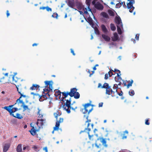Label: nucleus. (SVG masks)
<instances>
[{"instance_id":"nucleus-29","label":"nucleus","mask_w":152,"mask_h":152,"mask_svg":"<svg viewBox=\"0 0 152 152\" xmlns=\"http://www.w3.org/2000/svg\"><path fill=\"white\" fill-rule=\"evenodd\" d=\"M12 116L19 119H21L23 118L22 116L21 115V114L18 113H17L15 115H14L13 116Z\"/></svg>"},{"instance_id":"nucleus-43","label":"nucleus","mask_w":152,"mask_h":152,"mask_svg":"<svg viewBox=\"0 0 152 152\" xmlns=\"http://www.w3.org/2000/svg\"><path fill=\"white\" fill-rule=\"evenodd\" d=\"M108 13L109 15L111 16H113L114 15V12L111 10H109L108 11Z\"/></svg>"},{"instance_id":"nucleus-55","label":"nucleus","mask_w":152,"mask_h":152,"mask_svg":"<svg viewBox=\"0 0 152 152\" xmlns=\"http://www.w3.org/2000/svg\"><path fill=\"white\" fill-rule=\"evenodd\" d=\"M113 71L114 72H118V73H119V74H120V73H121L120 71L118 69H114V70H113Z\"/></svg>"},{"instance_id":"nucleus-39","label":"nucleus","mask_w":152,"mask_h":152,"mask_svg":"<svg viewBox=\"0 0 152 152\" xmlns=\"http://www.w3.org/2000/svg\"><path fill=\"white\" fill-rule=\"evenodd\" d=\"M49 89V93H50V92H53V86H52V84H50L49 86V88H48Z\"/></svg>"},{"instance_id":"nucleus-63","label":"nucleus","mask_w":152,"mask_h":152,"mask_svg":"<svg viewBox=\"0 0 152 152\" xmlns=\"http://www.w3.org/2000/svg\"><path fill=\"white\" fill-rule=\"evenodd\" d=\"M46 7H40V8H39V9L40 10H44L45 9H46Z\"/></svg>"},{"instance_id":"nucleus-38","label":"nucleus","mask_w":152,"mask_h":152,"mask_svg":"<svg viewBox=\"0 0 152 152\" xmlns=\"http://www.w3.org/2000/svg\"><path fill=\"white\" fill-rule=\"evenodd\" d=\"M60 124H56L55 126L54 127V131L58 130L59 128Z\"/></svg>"},{"instance_id":"nucleus-21","label":"nucleus","mask_w":152,"mask_h":152,"mask_svg":"<svg viewBox=\"0 0 152 152\" xmlns=\"http://www.w3.org/2000/svg\"><path fill=\"white\" fill-rule=\"evenodd\" d=\"M89 139L90 140L93 141L95 140V135H91L89 132H88Z\"/></svg>"},{"instance_id":"nucleus-47","label":"nucleus","mask_w":152,"mask_h":152,"mask_svg":"<svg viewBox=\"0 0 152 152\" xmlns=\"http://www.w3.org/2000/svg\"><path fill=\"white\" fill-rule=\"evenodd\" d=\"M58 16V15L56 13H54L52 15V17L54 18H57Z\"/></svg>"},{"instance_id":"nucleus-16","label":"nucleus","mask_w":152,"mask_h":152,"mask_svg":"<svg viewBox=\"0 0 152 152\" xmlns=\"http://www.w3.org/2000/svg\"><path fill=\"white\" fill-rule=\"evenodd\" d=\"M18 109L17 107L12 108H11L10 110L11 111H10V115L12 116H13L14 114L13 113L18 111Z\"/></svg>"},{"instance_id":"nucleus-27","label":"nucleus","mask_w":152,"mask_h":152,"mask_svg":"<svg viewBox=\"0 0 152 152\" xmlns=\"http://www.w3.org/2000/svg\"><path fill=\"white\" fill-rule=\"evenodd\" d=\"M101 28L102 31L104 33L107 32V29L104 25L102 24L101 26Z\"/></svg>"},{"instance_id":"nucleus-52","label":"nucleus","mask_w":152,"mask_h":152,"mask_svg":"<svg viewBox=\"0 0 152 152\" xmlns=\"http://www.w3.org/2000/svg\"><path fill=\"white\" fill-rule=\"evenodd\" d=\"M46 9L48 11H52V9L48 6L46 7Z\"/></svg>"},{"instance_id":"nucleus-49","label":"nucleus","mask_w":152,"mask_h":152,"mask_svg":"<svg viewBox=\"0 0 152 152\" xmlns=\"http://www.w3.org/2000/svg\"><path fill=\"white\" fill-rule=\"evenodd\" d=\"M32 148L35 151H37V150L38 148V147L36 145H34L32 147Z\"/></svg>"},{"instance_id":"nucleus-14","label":"nucleus","mask_w":152,"mask_h":152,"mask_svg":"<svg viewBox=\"0 0 152 152\" xmlns=\"http://www.w3.org/2000/svg\"><path fill=\"white\" fill-rule=\"evenodd\" d=\"M94 7L97 9L101 10H102L104 8L103 5L99 2L96 3L94 5Z\"/></svg>"},{"instance_id":"nucleus-56","label":"nucleus","mask_w":152,"mask_h":152,"mask_svg":"<svg viewBox=\"0 0 152 152\" xmlns=\"http://www.w3.org/2000/svg\"><path fill=\"white\" fill-rule=\"evenodd\" d=\"M139 38V34H136V36L135 37V39H136L137 40H138Z\"/></svg>"},{"instance_id":"nucleus-50","label":"nucleus","mask_w":152,"mask_h":152,"mask_svg":"<svg viewBox=\"0 0 152 152\" xmlns=\"http://www.w3.org/2000/svg\"><path fill=\"white\" fill-rule=\"evenodd\" d=\"M4 78L5 77H3L2 78H1L0 80V83H1L3 84H4L5 83H6V82L3 81H2V80L3 79H4Z\"/></svg>"},{"instance_id":"nucleus-48","label":"nucleus","mask_w":152,"mask_h":152,"mask_svg":"<svg viewBox=\"0 0 152 152\" xmlns=\"http://www.w3.org/2000/svg\"><path fill=\"white\" fill-rule=\"evenodd\" d=\"M121 6V3H119L116 5V7L117 8H119Z\"/></svg>"},{"instance_id":"nucleus-62","label":"nucleus","mask_w":152,"mask_h":152,"mask_svg":"<svg viewBox=\"0 0 152 152\" xmlns=\"http://www.w3.org/2000/svg\"><path fill=\"white\" fill-rule=\"evenodd\" d=\"M102 85L101 83H99L98 84V88H102Z\"/></svg>"},{"instance_id":"nucleus-53","label":"nucleus","mask_w":152,"mask_h":152,"mask_svg":"<svg viewBox=\"0 0 152 152\" xmlns=\"http://www.w3.org/2000/svg\"><path fill=\"white\" fill-rule=\"evenodd\" d=\"M108 75H109L108 73L106 74L104 76V79L105 80H107L108 77Z\"/></svg>"},{"instance_id":"nucleus-26","label":"nucleus","mask_w":152,"mask_h":152,"mask_svg":"<svg viewBox=\"0 0 152 152\" xmlns=\"http://www.w3.org/2000/svg\"><path fill=\"white\" fill-rule=\"evenodd\" d=\"M47 95L48 96V97H50V95L49 93V92L45 94H43H43H42L41 97L44 99H46L47 98Z\"/></svg>"},{"instance_id":"nucleus-32","label":"nucleus","mask_w":152,"mask_h":152,"mask_svg":"<svg viewBox=\"0 0 152 152\" xmlns=\"http://www.w3.org/2000/svg\"><path fill=\"white\" fill-rule=\"evenodd\" d=\"M74 97L75 99H79L80 96V94L79 92H76L74 94V96H73Z\"/></svg>"},{"instance_id":"nucleus-36","label":"nucleus","mask_w":152,"mask_h":152,"mask_svg":"<svg viewBox=\"0 0 152 152\" xmlns=\"http://www.w3.org/2000/svg\"><path fill=\"white\" fill-rule=\"evenodd\" d=\"M94 29L95 34H96L99 35L100 34L98 28L96 27H95L94 28Z\"/></svg>"},{"instance_id":"nucleus-31","label":"nucleus","mask_w":152,"mask_h":152,"mask_svg":"<svg viewBox=\"0 0 152 152\" xmlns=\"http://www.w3.org/2000/svg\"><path fill=\"white\" fill-rule=\"evenodd\" d=\"M127 134V135L128 134V132L126 130L124 132V133L123 134V136L122 137V139H126L127 138V135H125L126 134Z\"/></svg>"},{"instance_id":"nucleus-46","label":"nucleus","mask_w":152,"mask_h":152,"mask_svg":"<svg viewBox=\"0 0 152 152\" xmlns=\"http://www.w3.org/2000/svg\"><path fill=\"white\" fill-rule=\"evenodd\" d=\"M49 90L48 87L47 88L45 87V88L43 89L44 91H43V93L45 94V92H48L49 91Z\"/></svg>"},{"instance_id":"nucleus-20","label":"nucleus","mask_w":152,"mask_h":152,"mask_svg":"<svg viewBox=\"0 0 152 152\" xmlns=\"http://www.w3.org/2000/svg\"><path fill=\"white\" fill-rule=\"evenodd\" d=\"M88 23L90 24L91 26L92 27L94 28V23L93 22V20L91 18H88Z\"/></svg>"},{"instance_id":"nucleus-22","label":"nucleus","mask_w":152,"mask_h":152,"mask_svg":"<svg viewBox=\"0 0 152 152\" xmlns=\"http://www.w3.org/2000/svg\"><path fill=\"white\" fill-rule=\"evenodd\" d=\"M16 151L17 152H22V144H19L16 148Z\"/></svg>"},{"instance_id":"nucleus-28","label":"nucleus","mask_w":152,"mask_h":152,"mask_svg":"<svg viewBox=\"0 0 152 152\" xmlns=\"http://www.w3.org/2000/svg\"><path fill=\"white\" fill-rule=\"evenodd\" d=\"M128 84L127 85V88H129V87L131 86L132 84L133 83V80H131V81L128 80L127 81Z\"/></svg>"},{"instance_id":"nucleus-13","label":"nucleus","mask_w":152,"mask_h":152,"mask_svg":"<svg viewBox=\"0 0 152 152\" xmlns=\"http://www.w3.org/2000/svg\"><path fill=\"white\" fill-rule=\"evenodd\" d=\"M77 88H72L70 89V92H69V93L71 97H72L74 96V94L77 92Z\"/></svg>"},{"instance_id":"nucleus-4","label":"nucleus","mask_w":152,"mask_h":152,"mask_svg":"<svg viewBox=\"0 0 152 152\" xmlns=\"http://www.w3.org/2000/svg\"><path fill=\"white\" fill-rule=\"evenodd\" d=\"M102 88H105L106 89V94L108 95H112L113 93L114 94L115 92L113 91L111 88L109 84L107 83L104 84L102 87Z\"/></svg>"},{"instance_id":"nucleus-24","label":"nucleus","mask_w":152,"mask_h":152,"mask_svg":"<svg viewBox=\"0 0 152 152\" xmlns=\"http://www.w3.org/2000/svg\"><path fill=\"white\" fill-rule=\"evenodd\" d=\"M113 35L114 36L112 38V40L113 41H116L118 39V35L116 33H114Z\"/></svg>"},{"instance_id":"nucleus-41","label":"nucleus","mask_w":152,"mask_h":152,"mask_svg":"<svg viewBox=\"0 0 152 152\" xmlns=\"http://www.w3.org/2000/svg\"><path fill=\"white\" fill-rule=\"evenodd\" d=\"M118 85L116 84H115L114 85L113 88L114 90H115V92H117V89L118 88Z\"/></svg>"},{"instance_id":"nucleus-2","label":"nucleus","mask_w":152,"mask_h":152,"mask_svg":"<svg viewBox=\"0 0 152 152\" xmlns=\"http://www.w3.org/2000/svg\"><path fill=\"white\" fill-rule=\"evenodd\" d=\"M10 77L12 78V83L15 85L18 93H19V92H21V91L19 90L18 87L21 85L22 80L20 78H18L15 75H11Z\"/></svg>"},{"instance_id":"nucleus-7","label":"nucleus","mask_w":152,"mask_h":152,"mask_svg":"<svg viewBox=\"0 0 152 152\" xmlns=\"http://www.w3.org/2000/svg\"><path fill=\"white\" fill-rule=\"evenodd\" d=\"M129 2L127 4V8L129 9L130 12L132 13L133 12V10L134 9V7L133 6V4L135 3L134 0H127Z\"/></svg>"},{"instance_id":"nucleus-60","label":"nucleus","mask_w":152,"mask_h":152,"mask_svg":"<svg viewBox=\"0 0 152 152\" xmlns=\"http://www.w3.org/2000/svg\"><path fill=\"white\" fill-rule=\"evenodd\" d=\"M92 73L91 74L90 71H89V70H88V72L90 74V76H91L93 74V73H94V71H93L92 72Z\"/></svg>"},{"instance_id":"nucleus-10","label":"nucleus","mask_w":152,"mask_h":152,"mask_svg":"<svg viewBox=\"0 0 152 152\" xmlns=\"http://www.w3.org/2000/svg\"><path fill=\"white\" fill-rule=\"evenodd\" d=\"M62 96H59V98L60 99L61 101L64 102V100L68 96V95H69L70 96V94H69V92H62Z\"/></svg>"},{"instance_id":"nucleus-44","label":"nucleus","mask_w":152,"mask_h":152,"mask_svg":"<svg viewBox=\"0 0 152 152\" xmlns=\"http://www.w3.org/2000/svg\"><path fill=\"white\" fill-rule=\"evenodd\" d=\"M113 70H110V71H109V72H108V73H109V77H111L112 76V75H114L113 73Z\"/></svg>"},{"instance_id":"nucleus-23","label":"nucleus","mask_w":152,"mask_h":152,"mask_svg":"<svg viewBox=\"0 0 152 152\" xmlns=\"http://www.w3.org/2000/svg\"><path fill=\"white\" fill-rule=\"evenodd\" d=\"M15 104L11 105H9V106H5L4 107V109L7 110L9 113L10 110L11 108H12Z\"/></svg>"},{"instance_id":"nucleus-58","label":"nucleus","mask_w":152,"mask_h":152,"mask_svg":"<svg viewBox=\"0 0 152 152\" xmlns=\"http://www.w3.org/2000/svg\"><path fill=\"white\" fill-rule=\"evenodd\" d=\"M103 104V102H100L99 104V107H102Z\"/></svg>"},{"instance_id":"nucleus-59","label":"nucleus","mask_w":152,"mask_h":152,"mask_svg":"<svg viewBox=\"0 0 152 152\" xmlns=\"http://www.w3.org/2000/svg\"><path fill=\"white\" fill-rule=\"evenodd\" d=\"M6 14L7 17H8L10 15V13H9V11L8 10H7L6 11Z\"/></svg>"},{"instance_id":"nucleus-25","label":"nucleus","mask_w":152,"mask_h":152,"mask_svg":"<svg viewBox=\"0 0 152 152\" xmlns=\"http://www.w3.org/2000/svg\"><path fill=\"white\" fill-rule=\"evenodd\" d=\"M117 31L118 33L119 34H122V31L121 28H123V25H121V26H117Z\"/></svg>"},{"instance_id":"nucleus-12","label":"nucleus","mask_w":152,"mask_h":152,"mask_svg":"<svg viewBox=\"0 0 152 152\" xmlns=\"http://www.w3.org/2000/svg\"><path fill=\"white\" fill-rule=\"evenodd\" d=\"M10 146V143L4 144L3 145V152H6L9 150Z\"/></svg>"},{"instance_id":"nucleus-45","label":"nucleus","mask_w":152,"mask_h":152,"mask_svg":"<svg viewBox=\"0 0 152 152\" xmlns=\"http://www.w3.org/2000/svg\"><path fill=\"white\" fill-rule=\"evenodd\" d=\"M91 0H86V2L88 7H90Z\"/></svg>"},{"instance_id":"nucleus-57","label":"nucleus","mask_w":152,"mask_h":152,"mask_svg":"<svg viewBox=\"0 0 152 152\" xmlns=\"http://www.w3.org/2000/svg\"><path fill=\"white\" fill-rule=\"evenodd\" d=\"M70 50H71V52L72 53L73 55L74 56H75V54L74 53V51L72 49H71Z\"/></svg>"},{"instance_id":"nucleus-6","label":"nucleus","mask_w":152,"mask_h":152,"mask_svg":"<svg viewBox=\"0 0 152 152\" xmlns=\"http://www.w3.org/2000/svg\"><path fill=\"white\" fill-rule=\"evenodd\" d=\"M38 111L37 112V114L39 115L38 117L39 118L37 119V122L36 124H45L46 123V119L45 118H43V115L42 113H40L41 110L39 108H38Z\"/></svg>"},{"instance_id":"nucleus-11","label":"nucleus","mask_w":152,"mask_h":152,"mask_svg":"<svg viewBox=\"0 0 152 152\" xmlns=\"http://www.w3.org/2000/svg\"><path fill=\"white\" fill-rule=\"evenodd\" d=\"M115 23L117 24V26L123 25L121 20L119 16H116L115 19Z\"/></svg>"},{"instance_id":"nucleus-35","label":"nucleus","mask_w":152,"mask_h":152,"mask_svg":"<svg viewBox=\"0 0 152 152\" xmlns=\"http://www.w3.org/2000/svg\"><path fill=\"white\" fill-rule=\"evenodd\" d=\"M52 82L51 81H45V87L47 88L48 87V86H49L51 83Z\"/></svg>"},{"instance_id":"nucleus-15","label":"nucleus","mask_w":152,"mask_h":152,"mask_svg":"<svg viewBox=\"0 0 152 152\" xmlns=\"http://www.w3.org/2000/svg\"><path fill=\"white\" fill-rule=\"evenodd\" d=\"M68 4L69 7L72 8L75 6V2L73 0L69 1L68 2Z\"/></svg>"},{"instance_id":"nucleus-30","label":"nucleus","mask_w":152,"mask_h":152,"mask_svg":"<svg viewBox=\"0 0 152 152\" xmlns=\"http://www.w3.org/2000/svg\"><path fill=\"white\" fill-rule=\"evenodd\" d=\"M110 27L112 31H114L116 30V28L114 24L111 23L110 24Z\"/></svg>"},{"instance_id":"nucleus-5","label":"nucleus","mask_w":152,"mask_h":152,"mask_svg":"<svg viewBox=\"0 0 152 152\" xmlns=\"http://www.w3.org/2000/svg\"><path fill=\"white\" fill-rule=\"evenodd\" d=\"M30 124L32 128L29 131L32 135L34 136L36 134L37 132L40 128V126L38 125V124H34L33 126H32V124Z\"/></svg>"},{"instance_id":"nucleus-17","label":"nucleus","mask_w":152,"mask_h":152,"mask_svg":"<svg viewBox=\"0 0 152 152\" xmlns=\"http://www.w3.org/2000/svg\"><path fill=\"white\" fill-rule=\"evenodd\" d=\"M40 87L38 85L33 84L32 86L30 88V89L31 90H37Z\"/></svg>"},{"instance_id":"nucleus-54","label":"nucleus","mask_w":152,"mask_h":152,"mask_svg":"<svg viewBox=\"0 0 152 152\" xmlns=\"http://www.w3.org/2000/svg\"><path fill=\"white\" fill-rule=\"evenodd\" d=\"M116 93L119 96H122L123 94V93L122 91H121V93H118V91Z\"/></svg>"},{"instance_id":"nucleus-3","label":"nucleus","mask_w":152,"mask_h":152,"mask_svg":"<svg viewBox=\"0 0 152 152\" xmlns=\"http://www.w3.org/2000/svg\"><path fill=\"white\" fill-rule=\"evenodd\" d=\"M19 94L20 95V96L18 99L17 100L16 103L15 104H19V103H21L22 104L21 106L23 107V111L26 110H28V106L25 105L24 102L22 100H20V99L22 97H26V96L25 95H23L20 92H19Z\"/></svg>"},{"instance_id":"nucleus-42","label":"nucleus","mask_w":152,"mask_h":152,"mask_svg":"<svg viewBox=\"0 0 152 152\" xmlns=\"http://www.w3.org/2000/svg\"><path fill=\"white\" fill-rule=\"evenodd\" d=\"M63 118H60L58 121H57L56 124H60L62 123L63 121Z\"/></svg>"},{"instance_id":"nucleus-19","label":"nucleus","mask_w":152,"mask_h":152,"mask_svg":"<svg viewBox=\"0 0 152 152\" xmlns=\"http://www.w3.org/2000/svg\"><path fill=\"white\" fill-rule=\"evenodd\" d=\"M121 74H119V73L117 74V77H115V80L116 82H120L122 80V78L120 76Z\"/></svg>"},{"instance_id":"nucleus-51","label":"nucleus","mask_w":152,"mask_h":152,"mask_svg":"<svg viewBox=\"0 0 152 152\" xmlns=\"http://www.w3.org/2000/svg\"><path fill=\"white\" fill-rule=\"evenodd\" d=\"M121 3V5L122 4L123 5L124 7V8H126V7H127V6L126 5V4H125V1H123V2Z\"/></svg>"},{"instance_id":"nucleus-34","label":"nucleus","mask_w":152,"mask_h":152,"mask_svg":"<svg viewBox=\"0 0 152 152\" xmlns=\"http://www.w3.org/2000/svg\"><path fill=\"white\" fill-rule=\"evenodd\" d=\"M101 15H102L104 17L109 18V17L108 14L106 12H102L101 13Z\"/></svg>"},{"instance_id":"nucleus-33","label":"nucleus","mask_w":152,"mask_h":152,"mask_svg":"<svg viewBox=\"0 0 152 152\" xmlns=\"http://www.w3.org/2000/svg\"><path fill=\"white\" fill-rule=\"evenodd\" d=\"M62 94V92L60 91V90H58L56 91L55 92V95L56 96H58V97L60 96H61V94Z\"/></svg>"},{"instance_id":"nucleus-9","label":"nucleus","mask_w":152,"mask_h":152,"mask_svg":"<svg viewBox=\"0 0 152 152\" xmlns=\"http://www.w3.org/2000/svg\"><path fill=\"white\" fill-rule=\"evenodd\" d=\"M91 105V104L89 103L86 104L84 105V109L85 110L84 112V113H88L89 114L90 113L91 111L93 109V107L90 109H88V107H89Z\"/></svg>"},{"instance_id":"nucleus-37","label":"nucleus","mask_w":152,"mask_h":152,"mask_svg":"<svg viewBox=\"0 0 152 152\" xmlns=\"http://www.w3.org/2000/svg\"><path fill=\"white\" fill-rule=\"evenodd\" d=\"M60 113L58 111H56L55 113H54V115L55 116V117L57 119V117L58 116L60 115Z\"/></svg>"},{"instance_id":"nucleus-8","label":"nucleus","mask_w":152,"mask_h":152,"mask_svg":"<svg viewBox=\"0 0 152 152\" xmlns=\"http://www.w3.org/2000/svg\"><path fill=\"white\" fill-rule=\"evenodd\" d=\"M99 140L102 143V145L106 147L107 146V145L106 144V141L105 139L103 138L102 137H99L97 139V141H96L95 143L96 146L97 148H99V145H98L97 141Z\"/></svg>"},{"instance_id":"nucleus-64","label":"nucleus","mask_w":152,"mask_h":152,"mask_svg":"<svg viewBox=\"0 0 152 152\" xmlns=\"http://www.w3.org/2000/svg\"><path fill=\"white\" fill-rule=\"evenodd\" d=\"M88 116H87L86 118H87V121H86V123H89V122H90L91 121V120H89L88 119Z\"/></svg>"},{"instance_id":"nucleus-1","label":"nucleus","mask_w":152,"mask_h":152,"mask_svg":"<svg viewBox=\"0 0 152 152\" xmlns=\"http://www.w3.org/2000/svg\"><path fill=\"white\" fill-rule=\"evenodd\" d=\"M66 102L64 103L63 104L62 103L63 107L64 109L68 113H69L70 112V109L71 108L72 110H75V109H77V107L74 108L72 107H71L70 104H71V98H70L69 99L66 100Z\"/></svg>"},{"instance_id":"nucleus-18","label":"nucleus","mask_w":152,"mask_h":152,"mask_svg":"<svg viewBox=\"0 0 152 152\" xmlns=\"http://www.w3.org/2000/svg\"><path fill=\"white\" fill-rule=\"evenodd\" d=\"M102 38L106 41L109 42L110 40V38L109 36L103 34L102 35Z\"/></svg>"},{"instance_id":"nucleus-40","label":"nucleus","mask_w":152,"mask_h":152,"mask_svg":"<svg viewBox=\"0 0 152 152\" xmlns=\"http://www.w3.org/2000/svg\"><path fill=\"white\" fill-rule=\"evenodd\" d=\"M129 95L131 96H133L134 94V92L133 90H130L129 92Z\"/></svg>"},{"instance_id":"nucleus-61","label":"nucleus","mask_w":152,"mask_h":152,"mask_svg":"<svg viewBox=\"0 0 152 152\" xmlns=\"http://www.w3.org/2000/svg\"><path fill=\"white\" fill-rule=\"evenodd\" d=\"M43 150L45 151V152H48V148L47 147L44 148Z\"/></svg>"}]
</instances>
